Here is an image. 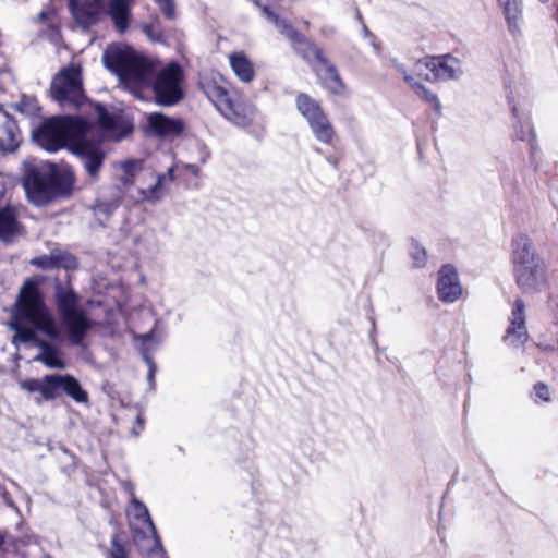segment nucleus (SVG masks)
Returning a JSON list of instances; mask_svg holds the SVG:
<instances>
[{
	"label": "nucleus",
	"mask_w": 558,
	"mask_h": 558,
	"mask_svg": "<svg viewBox=\"0 0 558 558\" xmlns=\"http://www.w3.org/2000/svg\"><path fill=\"white\" fill-rule=\"evenodd\" d=\"M10 326L14 331L13 343L36 341V331L43 332L51 340L60 339V328L45 302L39 280L28 278L23 282L13 305Z\"/></svg>",
	"instance_id": "f257e3e1"
},
{
	"label": "nucleus",
	"mask_w": 558,
	"mask_h": 558,
	"mask_svg": "<svg viewBox=\"0 0 558 558\" xmlns=\"http://www.w3.org/2000/svg\"><path fill=\"white\" fill-rule=\"evenodd\" d=\"M75 183L70 167L56 163L27 165L23 174V186L35 204H46L61 196H69Z\"/></svg>",
	"instance_id": "f03ea898"
},
{
	"label": "nucleus",
	"mask_w": 558,
	"mask_h": 558,
	"mask_svg": "<svg viewBox=\"0 0 558 558\" xmlns=\"http://www.w3.org/2000/svg\"><path fill=\"white\" fill-rule=\"evenodd\" d=\"M53 301L69 344L82 347L93 324L81 305V296L73 288L71 275L66 274L63 279L54 278Z\"/></svg>",
	"instance_id": "7ed1b4c3"
},
{
	"label": "nucleus",
	"mask_w": 558,
	"mask_h": 558,
	"mask_svg": "<svg viewBox=\"0 0 558 558\" xmlns=\"http://www.w3.org/2000/svg\"><path fill=\"white\" fill-rule=\"evenodd\" d=\"M199 87L216 109L231 123L241 128L252 125L254 106L232 88L219 73H211L199 81Z\"/></svg>",
	"instance_id": "20e7f679"
},
{
	"label": "nucleus",
	"mask_w": 558,
	"mask_h": 558,
	"mask_svg": "<svg viewBox=\"0 0 558 558\" xmlns=\"http://www.w3.org/2000/svg\"><path fill=\"white\" fill-rule=\"evenodd\" d=\"M106 66L133 93L148 89L149 78L156 72L158 61L131 47L114 48L104 56Z\"/></svg>",
	"instance_id": "39448f33"
},
{
	"label": "nucleus",
	"mask_w": 558,
	"mask_h": 558,
	"mask_svg": "<svg viewBox=\"0 0 558 558\" xmlns=\"http://www.w3.org/2000/svg\"><path fill=\"white\" fill-rule=\"evenodd\" d=\"M92 130L90 121L82 116H57L46 120L38 130L37 140L50 153L72 147Z\"/></svg>",
	"instance_id": "423d86ee"
},
{
	"label": "nucleus",
	"mask_w": 558,
	"mask_h": 558,
	"mask_svg": "<svg viewBox=\"0 0 558 558\" xmlns=\"http://www.w3.org/2000/svg\"><path fill=\"white\" fill-rule=\"evenodd\" d=\"M23 390L40 395L41 401H53L62 396L71 398L76 403H87L88 392L80 380L71 374H47L41 378H27L20 383Z\"/></svg>",
	"instance_id": "0eeeda50"
},
{
	"label": "nucleus",
	"mask_w": 558,
	"mask_h": 558,
	"mask_svg": "<svg viewBox=\"0 0 558 558\" xmlns=\"http://www.w3.org/2000/svg\"><path fill=\"white\" fill-rule=\"evenodd\" d=\"M294 102L296 111L307 122L315 140L322 144L335 146L338 140L337 131L322 102L304 92L295 95Z\"/></svg>",
	"instance_id": "6e6552de"
},
{
	"label": "nucleus",
	"mask_w": 558,
	"mask_h": 558,
	"mask_svg": "<svg viewBox=\"0 0 558 558\" xmlns=\"http://www.w3.org/2000/svg\"><path fill=\"white\" fill-rule=\"evenodd\" d=\"M184 78L183 68L174 61L159 71L156 70L148 84V89L154 94V101L162 107L179 104L184 98Z\"/></svg>",
	"instance_id": "1a4fd4ad"
},
{
	"label": "nucleus",
	"mask_w": 558,
	"mask_h": 558,
	"mask_svg": "<svg viewBox=\"0 0 558 558\" xmlns=\"http://www.w3.org/2000/svg\"><path fill=\"white\" fill-rule=\"evenodd\" d=\"M52 98L62 107L80 108L89 100L83 88L81 69L69 66L54 75L50 85Z\"/></svg>",
	"instance_id": "9d476101"
},
{
	"label": "nucleus",
	"mask_w": 558,
	"mask_h": 558,
	"mask_svg": "<svg viewBox=\"0 0 558 558\" xmlns=\"http://www.w3.org/2000/svg\"><path fill=\"white\" fill-rule=\"evenodd\" d=\"M278 26L281 35L289 40L293 51L311 68L320 62H326L327 56L324 49L317 46L305 34L298 31L290 22L282 21Z\"/></svg>",
	"instance_id": "9b49d317"
},
{
	"label": "nucleus",
	"mask_w": 558,
	"mask_h": 558,
	"mask_svg": "<svg viewBox=\"0 0 558 558\" xmlns=\"http://www.w3.org/2000/svg\"><path fill=\"white\" fill-rule=\"evenodd\" d=\"M95 112L93 128H98L104 136L120 141L132 133L133 124L120 113H111L107 107L97 101H88Z\"/></svg>",
	"instance_id": "f8f14e48"
},
{
	"label": "nucleus",
	"mask_w": 558,
	"mask_h": 558,
	"mask_svg": "<svg viewBox=\"0 0 558 558\" xmlns=\"http://www.w3.org/2000/svg\"><path fill=\"white\" fill-rule=\"evenodd\" d=\"M416 65L429 72L424 75L426 81L439 82L454 78L460 68V61L452 54L446 53L440 56H425L417 61Z\"/></svg>",
	"instance_id": "ddd939ff"
},
{
	"label": "nucleus",
	"mask_w": 558,
	"mask_h": 558,
	"mask_svg": "<svg viewBox=\"0 0 558 558\" xmlns=\"http://www.w3.org/2000/svg\"><path fill=\"white\" fill-rule=\"evenodd\" d=\"M72 153L81 159L87 174L97 180L106 158L101 143L87 140L86 135H83L72 147Z\"/></svg>",
	"instance_id": "4468645a"
},
{
	"label": "nucleus",
	"mask_w": 558,
	"mask_h": 558,
	"mask_svg": "<svg viewBox=\"0 0 558 558\" xmlns=\"http://www.w3.org/2000/svg\"><path fill=\"white\" fill-rule=\"evenodd\" d=\"M513 277L523 293H537L547 282L546 268L542 259L514 268Z\"/></svg>",
	"instance_id": "2eb2a0df"
},
{
	"label": "nucleus",
	"mask_w": 558,
	"mask_h": 558,
	"mask_svg": "<svg viewBox=\"0 0 558 558\" xmlns=\"http://www.w3.org/2000/svg\"><path fill=\"white\" fill-rule=\"evenodd\" d=\"M529 338L525 303L521 298H518L511 306L505 341L514 348H520L527 342Z\"/></svg>",
	"instance_id": "dca6fc26"
},
{
	"label": "nucleus",
	"mask_w": 558,
	"mask_h": 558,
	"mask_svg": "<svg viewBox=\"0 0 558 558\" xmlns=\"http://www.w3.org/2000/svg\"><path fill=\"white\" fill-rule=\"evenodd\" d=\"M312 71L319 85L332 97H345L349 88L342 80L337 66L326 57V62L312 65Z\"/></svg>",
	"instance_id": "f3484780"
},
{
	"label": "nucleus",
	"mask_w": 558,
	"mask_h": 558,
	"mask_svg": "<svg viewBox=\"0 0 558 558\" xmlns=\"http://www.w3.org/2000/svg\"><path fill=\"white\" fill-rule=\"evenodd\" d=\"M438 299L444 303H454L463 292L457 268L451 264H445L438 270L436 283Z\"/></svg>",
	"instance_id": "a211bd4d"
},
{
	"label": "nucleus",
	"mask_w": 558,
	"mask_h": 558,
	"mask_svg": "<svg viewBox=\"0 0 558 558\" xmlns=\"http://www.w3.org/2000/svg\"><path fill=\"white\" fill-rule=\"evenodd\" d=\"M29 264L41 270H50L53 268L75 270L78 267V260L75 255L58 248L52 250L48 255L44 254L32 258Z\"/></svg>",
	"instance_id": "6ab92c4d"
},
{
	"label": "nucleus",
	"mask_w": 558,
	"mask_h": 558,
	"mask_svg": "<svg viewBox=\"0 0 558 558\" xmlns=\"http://www.w3.org/2000/svg\"><path fill=\"white\" fill-rule=\"evenodd\" d=\"M506 22L508 32L514 37L522 35V25L524 21L523 0H496Z\"/></svg>",
	"instance_id": "aec40b11"
},
{
	"label": "nucleus",
	"mask_w": 558,
	"mask_h": 558,
	"mask_svg": "<svg viewBox=\"0 0 558 558\" xmlns=\"http://www.w3.org/2000/svg\"><path fill=\"white\" fill-rule=\"evenodd\" d=\"M21 143V131L15 119L0 109V150L14 151Z\"/></svg>",
	"instance_id": "412c9836"
},
{
	"label": "nucleus",
	"mask_w": 558,
	"mask_h": 558,
	"mask_svg": "<svg viewBox=\"0 0 558 558\" xmlns=\"http://www.w3.org/2000/svg\"><path fill=\"white\" fill-rule=\"evenodd\" d=\"M542 258L535 253L532 240L525 234H518L511 241L512 268L532 264Z\"/></svg>",
	"instance_id": "4be33fe9"
},
{
	"label": "nucleus",
	"mask_w": 558,
	"mask_h": 558,
	"mask_svg": "<svg viewBox=\"0 0 558 558\" xmlns=\"http://www.w3.org/2000/svg\"><path fill=\"white\" fill-rule=\"evenodd\" d=\"M24 227L19 220L17 209L12 205L0 208V240L10 243L14 238L22 235Z\"/></svg>",
	"instance_id": "5701e85b"
},
{
	"label": "nucleus",
	"mask_w": 558,
	"mask_h": 558,
	"mask_svg": "<svg viewBox=\"0 0 558 558\" xmlns=\"http://www.w3.org/2000/svg\"><path fill=\"white\" fill-rule=\"evenodd\" d=\"M148 126L158 136H177L184 130L181 119H173L163 113L154 112L148 117Z\"/></svg>",
	"instance_id": "b1692460"
},
{
	"label": "nucleus",
	"mask_w": 558,
	"mask_h": 558,
	"mask_svg": "<svg viewBox=\"0 0 558 558\" xmlns=\"http://www.w3.org/2000/svg\"><path fill=\"white\" fill-rule=\"evenodd\" d=\"M100 0H69V8L74 20L84 26L95 24L99 15Z\"/></svg>",
	"instance_id": "393cba45"
},
{
	"label": "nucleus",
	"mask_w": 558,
	"mask_h": 558,
	"mask_svg": "<svg viewBox=\"0 0 558 558\" xmlns=\"http://www.w3.org/2000/svg\"><path fill=\"white\" fill-rule=\"evenodd\" d=\"M512 113L515 119L514 122V140L521 142H527L530 145L531 151H534L537 148L536 134L531 122V117L529 113H521L515 106H512Z\"/></svg>",
	"instance_id": "a878e982"
},
{
	"label": "nucleus",
	"mask_w": 558,
	"mask_h": 558,
	"mask_svg": "<svg viewBox=\"0 0 558 558\" xmlns=\"http://www.w3.org/2000/svg\"><path fill=\"white\" fill-rule=\"evenodd\" d=\"M228 58L230 68L239 81L245 84L254 81L255 66L244 51H234Z\"/></svg>",
	"instance_id": "bb28decb"
},
{
	"label": "nucleus",
	"mask_w": 558,
	"mask_h": 558,
	"mask_svg": "<svg viewBox=\"0 0 558 558\" xmlns=\"http://www.w3.org/2000/svg\"><path fill=\"white\" fill-rule=\"evenodd\" d=\"M131 0H110L108 3V13L117 31L124 33L130 25Z\"/></svg>",
	"instance_id": "cd10ccee"
},
{
	"label": "nucleus",
	"mask_w": 558,
	"mask_h": 558,
	"mask_svg": "<svg viewBox=\"0 0 558 558\" xmlns=\"http://www.w3.org/2000/svg\"><path fill=\"white\" fill-rule=\"evenodd\" d=\"M41 353L35 359L49 368H65V362L60 357V351L48 342H40Z\"/></svg>",
	"instance_id": "c85d7f7f"
},
{
	"label": "nucleus",
	"mask_w": 558,
	"mask_h": 558,
	"mask_svg": "<svg viewBox=\"0 0 558 558\" xmlns=\"http://www.w3.org/2000/svg\"><path fill=\"white\" fill-rule=\"evenodd\" d=\"M131 511H132L133 518L135 520L147 524L151 529L153 534L156 537V541L159 543L160 539L157 536V531H156L154 522L149 515V511H148L147 507L141 500H138L134 495L132 496V499H131Z\"/></svg>",
	"instance_id": "c756f323"
},
{
	"label": "nucleus",
	"mask_w": 558,
	"mask_h": 558,
	"mask_svg": "<svg viewBox=\"0 0 558 558\" xmlns=\"http://www.w3.org/2000/svg\"><path fill=\"white\" fill-rule=\"evenodd\" d=\"M131 547L128 541H123L119 533H114L110 541V547L106 550V558H130Z\"/></svg>",
	"instance_id": "7c9ffc66"
},
{
	"label": "nucleus",
	"mask_w": 558,
	"mask_h": 558,
	"mask_svg": "<svg viewBox=\"0 0 558 558\" xmlns=\"http://www.w3.org/2000/svg\"><path fill=\"white\" fill-rule=\"evenodd\" d=\"M121 173L119 181L123 186L133 185L135 182L136 172L141 169V162L137 160H126L120 166Z\"/></svg>",
	"instance_id": "2f4dec72"
},
{
	"label": "nucleus",
	"mask_w": 558,
	"mask_h": 558,
	"mask_svg": "<svg viewBox=\"0 0 558 558\" xmlns=\"http://www.w3.org/2000/svg\"><path fill=\"white\" fill-rule=\"evenodd\" d=\"M415 94L426 104H429L437 114L441 112V105L436 94L426 88L423 84L416 86Z\"/></svg>",
	"instance_id": "473e14b6"
},
{
	"label": "nucleus",
	"mask_w": 558,
	"mask_h": 558,
	"mask_svg": "<svg viewBox=\"0 0 558 558\" xmlns=\"http://www.w3.org/2000/svg\"><path fill=\"white\" fill-rule=\"evenodd\" d=\"M410 256L416 268H422L427 264V252L417 241L411 242Z\"/></svg>",
	"instance_id": "72a5a7b5"
},
{
	"label": "nucleus",
	"mask_w": 558,
	"mask_h": 558,
	"mask_svg": "<svg viewBox=\"0 0 558 558\" xmlns=\"http://www.w3.org/2000/svg\"><path fill=\"white\" fill-rule=\"evenodd\" d=\"M532 399L534 402H549L550 401V389L548 385L539 381L536 383L533 387V391L531 393Z\"/></svg>",
	"instance_id": "f704fd0d"
},
{
	"label": "nucleus",
	"mask_w": 558,
	"mask_h": 558,
	"mask_svg": "<svg viewBox=\"0 0 558 558\" xmlns=\"http://www.w3.org/2000/svg\"><path fill=\"white\" fill-rule=\"evenodd\" d=\"M16 109L25 114H34L39 110L35 98L23 96L20 102L16 105Z\"/></svg>",
	"instance_id": "c9c22d12"
},
{
	"label": "nucleus",
	"mask_w": 558,
	"mask_h": 558,
	"mask_svg": "<svg viewBox=\"0 0 558 558\" xmlns=\"http://www.w3.org/2000/svg\"><path fill=\"white\" fill-rule=\"evenodd\" d=\"M160 8V11L165 15V17L172 20L175 17V5L173 0H169L167 2L158 4Z\"/></svg>",
	"instance_id": "e433bc0d"
},
{
	"label": "nucleus",
	"mask_w": 558,
	"mask_h": 558,
	"mask_svg": "<svg viewBox=\"0 0 558 558\" xmlns=\"http://www.w3.org/2000/svg\"><path fill=\"white\" fill-rule=\"evenodd\" d=\"M252 2L255 7L260 9L262 13L265 16L277 21L278 16L270 10V8L267 4L263 3L262 0H252Z\"/></svg>",
	"instance_id": "4c0bfd02"
},
{
	"label": "nucleus",
	"mask_w": 558,
	"mask_h": 558,
	"mask_svg": "<svg viewBox=\"0 0 558 558\" xmlns=\"http://www.w3.org/2000/svg\"><path fill=\"white\" fill-rule=\"evenodd\" d=\"M404 81L412 87V89L415 92L417 85H422V83L417 82L413 76L411 75H404Z\"/></svg>",
	"instance_id": "58836bf2"
},
{
	"label": "nucleus",
	"mask_w": 558,
	"mask_h": 558,
	"mask_svg": "<svg viewBox=\"0 0 558 558\" xmlns=\"http://www.w3.org/2000/svg\"><path fill=\"white\" fill-rule=\"evenodd\" d=\"M327 161L332 165L335 168H338L339 166V162H340V158L337 157V156H328L327 157Z\"/></svg>",
	"instance_id": "ea45409f"
},
{
	"label": "nucleus",
	"mask_w": 558,
	"mask_h": 558,
	"mask_svg": "<svg viewBox=\"0 0 558 558\" xmlns=\"http://www.w3.org/2000/svg\"><path fill=\"white\" fill-rule=\"evenodd\" d=\"M7 535L3 531L0 530V549L5 544Z\"/></svg>",
	"instance_id": "a19ab883"
},
{
	"label": "nucleus",
	"mask_w": 558,
	"mask_h": 558,
	"mask_svg": "<svg viewBox=\"0 0 558 558\" xmlns=\"http://www.w3.org/2000/svg\"><path fill=\"white\" fill-rule=\"evenodd\" d=\"M160 187V179L157 181V183L153 186L151 189V194L155 193L156 190H158Z\"/></svg>",
	"instance_id": "79ce46f5"
},
{
	"label": "nucleus",
	"mask_w": 558,
	"mask_h": 558,
	"mask_svg": "<svg viewBox=\"0 0 558 558\" xmlns=\"http://www.w3.org/2000/svg\"><path fill=\"white\" fill-rule=\"evenodd\" d=\"M136 422L140 425L141 429H143L144 421L140 415L136 417Z\"/></svg>",
	"instance_id": "37998d69"
},
{
	"label": "nucleus",
	"mask_w": 558,
	"mask_h": 558,
	"mask_svg": "<svg viewBox=\"0 0 558 558\" xmlns=\"http://www.w3.org/2000/svg\"><path fill=\"white\" fill-rule=\"evenodd\" d=\"M3 193H4V189H3V186L0 184V198L3 196Z\"/></svg>",
	"instance_id": "c03bdc74"
},
{
	"label": "nucleus",
	"mask_w": 558,
	"mask_h": 558,
	"mask_svg": "<svg viewBox=\"0 0 558 558\" xmlns=\"http://www.w3.org/2000/svg\"><path fill=\"white\" fill-rule=\"evenodd\" d=\"M542 2H545L546 0H541Z\"/></svg>",
	"instance_id": "a18cd8bd"
}]
</instances>
